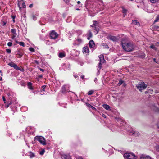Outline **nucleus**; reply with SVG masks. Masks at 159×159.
<instances>
[{
    "mask_svg": "<svg viewBox=\"0 0 159 159\" xmlns=\"http://www.w3.org/2000/svg\"><path fill=\"white\" fill-rule=\"evenodd\" d=\"M121 45L123 49L127 52H131L134 48V45L131 42L125 41L124 39L121 41Z\"/></svg>",
    "mask_w": 159,
    "mask_h": 159,
    "instance_id": "1",
    "label": "nucleus"
},
{
    "mask_svg": "<svg viewBox=\"0 0 159 159\" xmlns=\"http://www.w3.org/2000/svg\"><path fill=\"white\" fill-rule=\"evenodd\" d=\"M125 159H136L137 157L133 153H126L124 155Z\"/></svg>",
    "mask_w": 159,
    "mask_h": 159,
    "instance_id": "2",
    "label": "nucleus"
},
{
    "mask_svg": "<svg viewBox=\"0 0 159 159\" xmlns=\"http://www.w3.org/2000/svg\"><path fill=\"white\" fill-rule=\"evenodd\" d=\"M147 87V85L145 84L144 82H142L137 86V88L140 91L142 92L143 90H144Z\"/></svg>",
    "mask_w": 159,
    "mask_h": 159,
    "instance_id": "3",
    "label": "nucleus"
},
{
    "mask_svg": "<svg viewBox=\"0 0 159 159\" xmlns=\"http://www.w3.org/2000/svg\"><path fill=\"white\" fill-rule=\"evenodd\" d=\"M96 7L99 9H102L104 5L102 0H96Z\"/></svg>",
    "mask_w": 159,
    "mask_h": 159,
    "instance_id": "4",
    "label": "nucleus"
},
{
    "mask_svg": "<svg viewBox=\"0 0 159 159\" xmlns=\"http://www.w3.org/2000/svg\"><path fill=\"white\" fill-rule=\"evenodd\" d=\"M35 139L38 140L41 144L43 145L46 144V141L45 139L43 137L36 136L35 138Z\"/></svg>",
    "mask_w": 159,
    "mask_h": 159,
    "instance_id": "5",
    "label": "nucleus"
},
{
    "mask_svg": "<svg viewBox=\"0 0 159 159\" xmlns=\"http://www.w3.org/2000/svg\"><path fill=\"white\" fill-rule=\"evenodd\" d=\"M8 65L12 67H13L15 69L20 70L22 71H24V70L23 69H22L21 68H20L17 66V65L13 62H11L8 63Z\"/></svg>",
    "mask_w": 159,
    "mask_h": 159,
    "instance_id": "6",
    "label": "nucleus"
},
{
    "mask_svg": "<svg viewBox=\"0 0 159 159\" xmlns=\"http://www.w3.org/2000/svg\"><path fill=\"white\" fill-rule=\"evenodd\" d=\"M99 57L100 59V62L99 63L98 67L101 69L102 67L101 66L102 65L103 63H104L105 60L104 59V56L103 55H101L99 56Z\"/></svg>",
    "mask_w": 159,
    "mask_h": 159,
    "instance_id": "7",
    "label": "nucleus"
},
{
    "mask_svg": "<svg viewBox=\"0 0 159 159\" xmlns=\"http://www.w3.org/2000/svg\"><path fill=\"white\" fill-rule=\"evenodd\" d=\"M50 37L51 38L53 39H55L57 38L58 36V34L55 31L52 30L51 31L50 34Z\"/></svg>",
    "mask_w": 159,
    "mask_h": 159,
    "instance_id": "8",
    "label": "nucleus"
},
{
    "mask_svg": "<svg viewBox=\"0 0 159 159\" xmlns=\"http://www.w3.org/2000/svg\"><path fill=\"white\" fill-rule=\"evenodd\" d=\"M69 91V87L68 85H65L62 86L61 90L62 93H65Z\"/></svg>",
    "mask_w": 159,
    "mask_h": 159,
    "instance_id": "9",
    "label": "nucleus"
},
{
    "mask_svg": "<svg viewBox=\"0 0 159 159\" xmlns=\"http://www.w3.org/2000/svg\"><path fill=\"white\" fill-rule=\"evenodd\" d=\"M15 54L17 55V57L18 58H21L23 55V52L20 50H18L15 51Z\"/></svg>",
    "mask_w": 159,
    "mask_h": 159,
    "instance_id": "10",
    "label": "nucleus"
},
{
    "mask_svg": "<svg viewBox=\"0 0 159 159\" xmlns=\"http://www.w3.org/2000/svg\"><path fill=\"white\" fill-rule=\"evenodd\" d=\"M97 26V21H93V24L91 25V26L92 27H94L95 28V30L96 31V34H97L99 31V29L96 27V26Z\"/></svg>",
    "mask_w": 159,
    "mask_h": 159,
    "instance_id": "11",
    "label": "nucleus"
},
{
    "mask_svg": "<svg viewBox=\"0 0 159 159\" xmlns=\"http://www.w3.org/2000/svg\"><path fill=\"white\" fill-rule=\"evenodd\" d=\"M18 6L20 9L21 8H24L26 7L25 3L23 1H20L18 2Z\"/></svg>",
    "mask_w": 159,
    "mask_h": 159,
    "instance_id": "12",
    "label": "nucleus"
},
{
    "mask_svg": "<svg viewBox=\"0 0 159 159\" xmlns=\"http://www.w3.org/2000/svg\"><path fill=\"white\" fill-rule=\"evenodd\" d=\"M107 38L109 39H110L113 41H116L117 40V38L116 37L112 36L111 35H108L107 37Z\"/></svg>",
    "mask_w": 159,
    "mask_h": 159,
    "instance_id": "13",
    "label": "nucleus"
},
{
    "mask_svg": "<svg viewBox=\"0 0 159 159\" xmlns=\"http://www.w3.org/2000/svg\"><path fill=\"white\" fill-rule=\"evenodd\" d=\"M140 159H151V157L148 156L142 155L140 156Z\"/></svg>",
    "mask_w": 159,
    "mask_h": 159,
    "instance_id": "14",
    "label": "nucleus"
},
{
    "mask_svg": "<svg viewBox=\"0 0 159 159\" xmlns=\"http://www.w3.org/2000/svg\"><path fill=\"white\" fill-rule=\"evenodd\" d=\"M89 46L91 48H93L94 47L95 44L94 43V41L93 40H91L89 43Z\"/></svg>",
    "mask_w": 159,
    "mask_h": 159,
    "instance_id": "15",
    "label": "nucleus"
},
{
    "mask_svg": "<svg viewBox=\"0 0 159 159\" xmlns=\"http://www.w3.org/2000/svg\"><path fill=\"white\" fill-rule=\"evenodd\" d=\"M83 53H89V52L88 47L87 46L84 47L83 48Z\"/></svg>",
    "mask_w": 159,
    "mask_h": 159,
    "instance_id": "16",
    "label": "nucleus"
},
{
    "mask_svg": "<svg viewBox=\"0 0 159 159\" xmlns=\"http://www.w3.org/2000/svg\"><path fill=\"white\" fill-rule=\"evenodd\" d=\"M132 134L135 136H138L139 135V133L138 132L135 131L134 130H132L130 133Z\"/></svg>",
    "mask_w": 159,
    "mask_h": 159,
    "instance_id": "17",
    "label": "nucleus"
},
{
    "mask_svg": "<svg viewBox=\"0 0 159 159\" xmlns=\"http://www.w3.org/2000/svg\"><path fill=\"white\" fill-rule=\"evenodd\" d=\"M103 107L104 108L107 110H110V106L107 104H103Z\"/></svg>",
    "mask_w": 159,
    "mask_h": 159,
    "instance_id": "18",
    "label": "nucleus"
},
{
    "mask_svg": "<svg viewBox=\"0 0 159 159\" xmlns=\"http://www.w3.org/2000/svg\"><path fill=\"white\" fill-rule=\"evenodd\" d=\"M32 84L30 82H29L27 84L28 88L30 90L33 89V88L32 87Z\"/></svg>",
    "mask_w": 159,
    "mask_h": 159,
    "instance_id": "19",
    "label": "nucleus"
},
{
    "mask_svg": "<svg viewBox=\"0 0 159 159\" xmlns=\"http://www.w3.org/2000/svg\"><path fill=\"white\" fill-rule=\"evenodd\" d=\"M28 155L31 158H33L35 156L34 154L31 152H29L28 153Z\"/></svg>",
    "mask_w": 159,
    "mask_h": 159,
    "instance_id": "20",
    "label": "nucleus"
},
{
    "mask_svg": "<svg viewBox=\"0 0 159 159\" xmlns=\"http://www.w3.org/2000/svg\"><path fill=\"white\" fill-rule=\"evenodd\" d=\"M92 34L91 31H89V34L87 36V39L88 40H89L92 37Z\"/></svg>",
    "mask_w": 159,
    "mask_h": 159,
    "instance_id": "21",
    "label": "nucleus"
},
{
    "mask_svg": "<svg viewBox=\"0 0 159 159\" xmlns=\"http://www.w3.org/2000/svg\"><path fill=\"white\" fill-rule=\"evenodd\" d=\"M66 55L65 54L62 52H60L59 54V57L60 58H63L65 57Z\"/></svg>",
    "mask_w": 159,
    "mask_h": 159,
    "instance_id": "22",
    "label": "nucleus"
},
{
    "mask_svg": "<svg viewBox=\"0 0 159 159\" xmlns=\"http://www.w3.org/2000/svg\"><path fill=\"white\" fill-rule=\"evenodd\" d=\"M65 159H71V157L69 155H63L62 156Z\"/></svg>",
    "mask_w": 159,
    "mask_h": 159,
    "instance_id": "23",
    "label": "nucleus"
},
{
    "mask_svg": "<svg viewBox=\"0 0 159 159\" xmlns=\"http://www.w3.org/2000/svg\"><path fill=\"white\" fill-rule=\"evenodd\" d=\"M132 23L134 25H139V23L136 20H132Z\"/></svg>",
    "mask_w": 159,
    "mask_h": 159,
    "instance_id": "24",
    "label": "nucleus"
},
{
    "mask_svg": "<svg viewBox=\"0 0 159 159\" xmlns=\"http://www.w3.org/2000/svg\"><path fill=\"white\" fill-rule=\"evenodd\" d=\"M90 0H87L85 2V7H86V8H88L89 7L88 6V4L90 2Z\"/></svg>",
    "mask_w": 159,
    "mask_h": 159,
    "instance_id": "25",
    "label": "nucleus"
},
{
    "mask_svg": "<svg viewBox=\"0 0 159 159\" xmlns=\"http://www.w3.org/2000/svg\"><path fill=\"white\" fill-rule=\"evenodd\" d=\"M1 23L3 26H5L6 25V24L7 23V21L2 20L1 21Z\"/></svg>",
    "mask_w": 159,
    "mask_h": 159,
    "instance_id": "26",
    "label": "nucleus"
},
{
    "mask_svg": "<svg viewBox=\"0 0 159 159\" xmlns=\"http://www.w3.org/2000/svg\"><path fill=\"white\" fill-rule=\"evenodd\" d=\"M159 21V15L157 16L156 19L154 21V23H155Z\"/></svg>",
    "mask_w": 159,
    "mask_h": 159,
    "instance_id": "27",
    "label": "nucleus"
},
{
    "mask_svg": "<svg viewBox=\"0 0 159 159\" xmlns=\"http://www.w3.org/2000/svg\"><path fill=\"white\" fill-rule=\"evenodd\" d=\"M127 10H126L125 9H124V8L123 9V10L122 11V12H123V13H124V17L125 16V15H126V13L127 12Z\"/></svg>",
    "mask_w": 159,
    "mask_h": 159,
    "instance_id": "28",
    "label": "nucleus"
},
{
    "mask_svg": "<svg viewBox=\"0 0 159 159\" xmlns=\"http://www.w3.org/2000/svg\"><path fill=\"white\" fill-rule=\"evenodd\" d=\"M94 92V91L93 90H90L88 92V95H91Z\"/></svg>",
    "mask_w": 159,
    "mask_h": 159,
    "instance_id": "29",
    "label": "nucleus"
},
{
    "mask_svg": "<svg viewBox=\"0 0 159 159\" xmlns=\"http://www.w3.org/2000/svg\"><path fill=\"white\" fill-rule=\"evenodd\" d=\"M76 41L77 42H78V43H81L82 42V40L81 39L79 38H78L77 39Z\"/></svg>",
    "mask_w": 159,
    "mask_h": 159,
    "instance_id": "30",
    "label": "nucleus"
},
{
    "mask_svg": "<svg viewBox=\"0 0 159 159\" xmlns=\"http://www.w3.org/2000/svg\"><path fill=\"white\" fill-rule=\"evenodd\" d=\"M11 32L14 34H16V31L15 29H12L11 30Z\"/></svg>",
    "mask_w": 159,
    "mask_h": 159,
    "instance_id": "31",
    "label": "nucleus"
},
{
    "mask_svg": "<svg viewBox=\"0 0 159 159\" xmlns=\"http://www.w3.org/2000/svg\"><path fill=\"white\" fill-rule=\"evenodd\" d=\"M123 81L121 80H120L119 81V82L118 84V86H120L121 84L123 83Z\"/></svg>",
    "mask_w": 159,
    "mask_h": 159,
    "instance_id": "32",
    "label": "nucleus"
},
{
    "mask_svg": "<svg viewBox=\"0 0 159 159\" xmlns=\"http://www.w3.org/2000/svg\"><path fill=\"white\" fill-rule=\"evenodd\" d=\"M33 19L34 20H35L37 19V15H32Z\"/></svg>",
    "mask_w": 159,
    "mask_h": 159,
    "instance_id": "33",
    "label": "nucleus"
},
{
    "mask_svg": "<svg viewBox=\"0 0 159 159\" xmlns=\"http://www.w3.org/2000/svg\"><path fill=\"white\" fill-rule=\"evenodd\" d=\"M12 102H10L8 103V104H7L5 106L7 108L10 105L12 104Z\"/></svg>",
    "mask_w": 159,
    "mask_h": 159,
    "instance_id": "34",
    "label": "nucleus"
},
{
    "mask_svg": "<svg viewBox=\"0 0 159 159\" xmlns=\"http://www.w3.org/2000/svg\"><path fill=\"white\" fill-rule=\"evenodd\" d=\"M155 45L152 44L150 46V48H152V49L155 50H156V48L155 47Z\"/></svg>",
    "mask_w": 159,
    "mask_h": 159,
    "instance_id": "35",
    "label": "nucleus"
},
{
    "mask_svg": "<svg viewBox=\"0 0 159 159\" xmlns=\"http://www.w3.org/2000/svg\"><path fill=\"white\" fill-rule=\"evenodd\" d=\"M19 44L20 45H21L23 47H24L25 46L24 43L22 42H20V43H19Z\"/></svg>",
    "mask_w": 159,
    "mask_h": 159,
    "instance_id": "36",
    "label": "nucleus"
},
{
    "mask_svg": "<svg viewBox=\"0 0 159 159\" xmlns=\"http://www.w3.org/2000/svg\"><path fill=\"white\" fill-rule=\"evenodd\" d=\"M29 50L32 52H34L35 51L34 49L32 47L30 48H29Z\"/></svg>",
    "mask_w": 159,
    "mask_h": 159,
    "instance_id": "37",
    "label": "nucleus"
},
{
    "mask_svg": "<svg viewBox=\"0 0 159 159\" xmlns=\"http://www.w3.org/2000/svg\"><path fill=\"white\" fill-rule=\"evenodd\" d=\"M150 2L152 3H155L158 1L159 0H150Z\"/></svg>",
    "mask_w": 159,
    "mask_h": 159,
    "instance_id": "38",
    "label": "nucleus"
},
{
    "mask_svg": "<svg viewBox=\"0 0 159 159\" xmlns=\"http://www.w3.org/2000/svg\"><path fill=\"white\" fill-rule=\"evenodd\" d=\"M11 17H12V18L13 19V22L14 23L15 22V16H11Z\"/></svg>",
    "mask_w": 159,
    "mask_h": 159,
    "instance_id": "39",
    "label": "nucleus"
},
{
    "mask_svg": "<svg viewBox=\"0 0 159 159\" xmlns=\"http://www.w3.org/2000/svg\"><path fill=\"white\" fill-rule=\"evenodd\" d=\"M86 106H87L88 107H89V108H90V107H91V106L90 104H89V103H86Z\"/></svg>",
    "mask_w": 159,
    "mask_h": 159,
    "instance_id": "40",
    "label": "nucleus"
},
{
    "mask_svg": "<svg viewBox=\"0 0 159 159\" xmlns=\"http://www.w3.org/2000/svg\"><path fill=\"white\" fill-rule=\"evenodd\" d=\"M6 51L8 53H10L11 52V51L10 49H6Z\"/></svg>",
    "mask_w": 159,
    "mask_h": 159,
    "instance_id": "41",
    "label": "nucleus"
},
{
    "mask_svg": "<svg viewBox=\"0 0 159 159\" xmlns=\"http://www.w3.org/2000/svg\"><path fill=\"white\" fill-rule=\"evenodd\" d=\"M44 152L45 151L44 150H42V151L40 152L39 154L41 155H43L44 154Z\"/></svg>",
    "mask_w": 159,
    "mask_h": 159,
    "instance_id": "42",
    "label": "nucleus"
},
{
    "mask_svg": "<svg viewBox=\"0 0 159 159\" xmlns=\"http://www.w3.org/2000/svg\"><path fill=\"white\" fill-rule=\"evenodd\" d=\"M7 45L9 47L11 46L12 45V43L9 42L7 43Z\"/></svg>",
    "mask_w": 159,
    "mask_h": 159,
    "instance_id": "43",
    "label": "nucleus"
},
{
    "mask_svg": "<svg viewBox=\"0 0 159 159\" xmlns=\"http://www.w3.org/2000/svg\"><path fill=\"white\" fill-rule=\"evenodd\" d=\"M102 45L103 46H105V48H108V45L106 43H103Z\"/></svg>",
    "mask_w": 159,
    "mask_h": 159,
    "instance_id": "44",
    "label": "nucleus"
},
{
    "mask_svg": "<svg viewBox=\"0 0 159 159\" xmlns=\"http://www.w3.org/2000/svg\"><path fill=\"white\" fill-rule=\"evenodd\" d=\"M155 45L157 46H159V43L157 42L155 43Z\"/></svg>",
    "mask_w": 159,
    "mask_h": 159,
    "instance_id": "45",
    "label": "nucleus"
},
{
    "mask_svg": "<svg viewBox=\"0 0 159 159\" xmlns=\"http://www.w3.org/2000/svg\"><path fill=\"white\" fill-rule=\"evenodd\" d=\"M90 108H91L93 110H96V108L95 107H93V106L92 105L91 106Z\"/></svg>",
    "mask_w": 159,
    "mask_h": 159,
    "instance_id": "46",
    "label": "nucleus"
},
{
    "mask_svg": "<svg viewBox=\"0 0 159 159\" xmlns=\"http://www.w3.org/2000/svg\"><path fill=\"white\" fill-rule=\"evenodd\" d=\"M16 35H17V34H14L12 36V38L13 39L14 38H15V37L16 36Z\"/></svg>",
    "mask_w": 159,
    "mask_h": 159,
    "instance_id": "47",
    "label": "nucleus"
},
{
    "mask_svg": "<svg viewBox=\"0 0 159 159\" xmlns=\"http://www.w3.org/2000/svg\"><path fill=\"white\" fill-rule=\"evenodd\" d=\"M66 3H68L69 2V0H63Z\"/></svg>",
    "mask_w": 159,
    "mask_h": 159,
    "instance_id": "48",
    "label": "nucleus"
},
{
    "mask_svg": "<svg viewBox=\"0 0 159 159\" xmlns=\"http://www.w3.org/2000/svg\"><path fill=\"white\" fill-rule=\"evenodd\" d=\"M42 72H44V70L43 69H42V68H39V69Z\"/></svg>",
    "mask_w": 159,
    "mask_h": 159,
    "instance_id": "49",
    "label": "nucleus"
},
{
    "mask_svg": "<svg viewBox=\"0 0 159 159\" xmlns=\"http://www.w3.org/2000/svg\"><path fill=\"white\" fill-rule=\"evenodd\" d=\"M84 75H82L81 76V78H82L83 80L84 79Z\"/></svg>",
    "mask_w": 159,
    "mask_h": 159,
    "instance_id": "50",
    "label": "nucleus"
},
{
    "mask_svg": "<svg viewBox=\"0 0 159 159\" xmlns=\"http://www.w3.org/2000/svg\"><path fill=\"white\" fill-rule=\"evenodd\" d=\"M46 86L45 85H43L42 87L43 89H44L46 88Z\"/></svg>",
    "mask_w": 159,
    "mask_h": 159,
    "instance_id": "51",
    "label": "nucleus"
},
{
    "mask_svg": "<svg viewBox=\"0 0 159 159\" xmlns=\"http://www.w3.org/2000/svg\"><path fill=\"white\" fill-rule=\"evenodd\" d=\"M33 6V4H30V5H29V7L30 8H32Z\"/></svg>",
    "mask_w": 159,
    "mask_h": 159,
    "instance_id": "52",
    "label": "nucleus"
},
{
    "mask_svg": "<svg viewBox=\"0 0 159 159\" xmlns=\"http://www.w3.org/2000/svg\"><path fill=\"white\" fill-rule=\"evenodd\" d=\"M2 99H3V101L5 102L6 101V99H5V98L4 97V96L3 97Z\"/></svg>",
    "mask_w": 159,
    "mask_h": 159,
    "instance_id": "53",
    "label": "nucleus"
},
{
    "mask_svg": "<svg viewBox=\"0 0 159 159\" xmlns=\"http://www.w3.org/2000/svg\"><path fill=\"white\" fill-rule=\"evenodd\" d=\"M157 149L158 151H159V146L157 147Z\"/></svg>",
    "mask_w": 159,
    "mask_h": 159,
    "instance_id": "54",
    "label": "nucleus"
},
{
    "mask_svg": "<svg viewBox=\"0 0 159 159\" xmlns=\"http://www.w3.org/2000/svg\"><path fill=\"white\" fill-rule=\"evenodd\" d=\"M77 159H83L81 157H79L78 158H77Z\"/></svg>",
    "mask_w": 159,
    "mask_h": 159,
    "instance_id": "55",
    "label": "nucleus"
},
{
    "mask_svg": "<svg viewBox=\"0 0 159 159\" xmlns=\"http://www.w3.org/2000/svg\"><path fill=\"white\" fill-rule=\"evenodd\" d=\"M102 116L103 117L105 118H106V115H105L104 114H102Z\"/></svg>",
    "mask_w": 159,
    "mask_h": 159,
    "instance_id": "56",
    "label": "nucleus"
},
{
    "mask_svg": "<svg viewBox=\"0 0 159 159\" xmlns=\"http://www.w3.org/2000/svg\"><path fill=\"white\" fill-rule=\"evenodd\" d=\"M0 73H1V75L2 76H3V74H2V71L1 70H0Z\"/></svg>",
    "mask_w": 159,
    "mask_h": 159,
    "instance_id": "57",
    "label": "nucleus"
},
{
    "mask_svg": "<svg viewBox=\"0 0 159 159\" xmlns=\"http://www.w3.org/2000/svg\"><path fill=\"white\" fill-rule=\"evenodd\" d=\"M16 43H18V44H19V43H20V42H19L18 41L16 40Z\"/></svg>",
    "mask_w": 159,
    "mask_h": 159,
    "instance_id": "58",
    "label": "nucleus"
},
{
    "mask_svg": "<svg viewBox=\"0 0 159 159\" xmlns=\"http://www.w3.org/2000/svg\"><path fill=\"white\" fill-rule=\"evenodd\" d=\"M0 81H2V77H0Z\"/></svg>",
    "mask_w": 159,
    "mask_h": 159,
    "instance_id": "59",
    "label": "nucleus"
},
{
    "mask_svg": "<svg viewBox=\"0 0 159 159\" xmlns=\"http://www.w3.org/2000/svg\"><path fill=\"white\" fill-rule=\"evenodd\" d=\"M35 62L37 64H38V62L37 61H35Z\"/></svg>",
    "mask_w": 159,
    "mask_h": 159,
    "instance_id": "60",
    "label": "nucleus"
},
{
    "mask_svg": "<svg viewBox=\"0 0 159 159\" xmlns=\"http://www.w3.org/2000/svg\"><path fill=\"white\" fill-rule=\"evenodd\" d=\"M77 3L80 4V1H78L77 2Z\"/></svg>",
    "mask_w": 159,
    "mask_h": 159,
    "instance_id": "61",
    "label": "nucleus"
},
{
    "mask_svg": "<svg viewBox=\"0 0 159 159\" xmlns=\"http://www.w3.org/2000/svg\"><path fill=\"white\" fill-rule=\"evenodd\" d=\"M39 78H42V75H39Z\"/></svg>",
    "mask_w": 159,
    "mask_h": 159,
    "instance_id": "62",
    "label": "nucleus"
},
{
    "mask_svg": "<svg viewBox=\"0 0 159 159\" xmlns=\"http://www.w3.org/2000/svg\"><path fill=\"white\" fill-rule=\"evenodd\" d=\"M145 54H144L143 55V57H145Z\"/></svg>",
    "mask_w": 159,
    "mask_h": 159,
    "instance_id": "63",
    "label": "nucleus"
},
{
    "mask_svg": "<svg viewBox=\"0 0 159 159\" xmlns=\"http://www.w3.org/2000/svg\"><path fill=\"white\" fill-rule=\"evenodd\" d=\"M74 76L75 78H76L77 77V76L76 75H74Z\"/></svg>",
    "mask_w": 159,
    "mask_h": 159,
    "instance_id": "64",
    "label": "nucleus"
}]
</instances>
